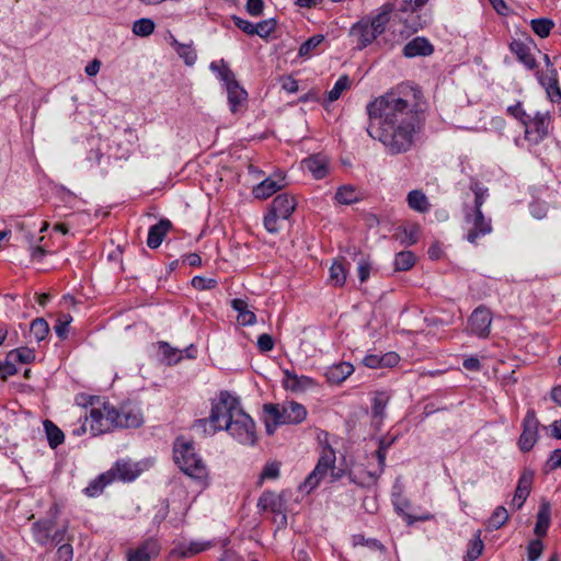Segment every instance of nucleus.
<instances>
[{"label":"nucleus","instance_id":"1","mask_svg":"<svg viewBox=\"0 0 561 561\" xmlns=\"http://www.w3.org/2000/svg\"><path fill=\"white\" fill-rule=\"evenodd\" d=\"M422 92L402 83L375 98L366 106L368 135L389 154L408 152L423 126Z\"/></svg>","mask_w":561,"mask_h":561},{"label":"nucleus","instance_id":"2","mask_svg":"<svg viewBox=\"0 0 561 561\" xmlns=\"http://www.w3.org/2000/svg\"><path fill=\"white\" fill-rule=\"evenodd\" d=\"M241 409L239 398L222 390L211 399L209 416L195 421L194 428L204 435L211 436L219 431H224L228 422H231Z\"/></svg>","mask_w":561,"mask_h":561},{"label":"nucleus","instance_id":"3","mask_svg":"<svg viewBox=\"0 0 561 561\" xmlns=\"http://www.w3.org/2000/svg\"><path fill=\"white\" fill-rule=\"evenodd\" d=\"M393 9L392 3H385L375 14L360 19L351 27L348 36L357 49L366 48L385 32Z\"/></svg>","mask_w":561,"mask_h":561},{"label":"nucleus","instance_id":"4","mask_svg":"<svg viewBox=\"0 0 561 561\" xmlns=\"http://www.w3.org/2000/svg\"><path fill=\"white\" fill-rule=\"evenodd\" d=\"M173 457L179 468L201 485H206L208 470L203 459L196 454L193 442L179 437L173 446Z\"/></svg>","mask_w":561,"mask_h":561},{"label":"nucleus","instance_id":"5","mask_svg":"<svg viewBox=\"0 0 561 561\" xmlns=\"http://www.w3.org/2000/svg\"><path fill=\"white\" fill-rule=\"evenodd\" d=\"M209 67L226 85L230 111L232 113L242 111L248 101V92L236 80L233 71L224 60L214 61Z\"/></svg>","mask_w":561,"mask_h":561},{"label":"nucleus","instance_id":"6","mask_svg":"<svg viewBox=\"0 0 561 561\" xmlns=\"http://www.w3.org/2000/svg\"><path fill=\"white\" fill-rule=\"evenodd\" d=\"M264 412L274 421L275 425L300 424L307 417V409L296 401L264 404Z\"/></svg>","mask_w":561,"mask_h":561},{"label":"nucleus","instance_id":"7","mask_svg":"<svg viewBox=\"0 0 561 561\" xmlns=\"http://www.w3.org/2000/svg\"><path fill=\"white\" fill-rule=\"evenodd\" d=\"M239 444L253 446L257 440L255 423L252 417L241 409L225 430Z\"/></svg>","mask_w":561,"mask_h":561},{"label":"nucleus","instance_id":"8","mask_svg":"<svg viewBox=\"0 0 561 561\" xmlns=\"http://www.w3.org/2000/svg\"><path fill=\"white\" fill-rule=\"evenodd\" d=\"M115 420H117L116 407L110 402H104L99 408L93 407L87 415L89 432L92 436L111 432L116 427Z\"/></svg>","mask_w":561,"mask_h":561},{"label":"nucleus","instance_id":"9","mask_svg":"<svg viewBox=\"0 0 561 561\" xmlns=\"http://www.w3.org/2000/svg\"><path fill=\"white\" fill-rule=\"evenodd\" d=\"M551 115L549 112H536L524 122L525 139L531 145H538L546 139L550 131Z\"/></svg>","mask_w":561,"mask_h":561},{"label":"nucleus","instance_id":"10","mask_svg":"<svg viewBox=\"0 0 561 561\" xmlns=\"http://www.w3.org/2000/svg\"><path fill=\"white\" fill-rule=\"evenodd\" d=\"M55 522L50 518L39 519L32 525V534L36 543L43 547H55L65 540L66 527L54 530Z\"/></svg>","mask_w":561,"mask_h":561},{"label":"nucleus","instance_id":"11","mask_svg":"<svg viewBox=\"0 0 561 561\" xmlns=\"http://www.w3.org/2000/svg\"><path fill=\"white\" fill-rule=\"evenodd\" d=\"M467 225L466 239L472 244H477L481 237L492 232V222L486 218L481 209L467 211L465 215Z\"/></svg>","mask_w":561,"mask_h":561},{"label":"nucleus","instance_id":"12","mask_svg":"<svg viewBox=\"0 0 561 561\" xmlns=\"http://www.w3.org/2000/svg\"><path fill=\"white\" fill-rule=\"evenodd\" d=\"M336 457L335 451L330 445L322 446V450L320 454V458L316 468L305 480V488L308 491L314 489L319 482L323 479V477L328 473L330 469H333Z\"/></svg>","mask_w":561,"mask_h":561},{"label":"nucleus","instance_id":"13","mask_svg":"<svg viewBox=\"0 0 561 561\" xmlns=\"http://www.w3.org/2000/svg\"><path fill=\"white\" fill-rule=\"evenodd\" d=\"M491 324V311L486 307L480 306L476 308L469 317L467 330L472 335L485 339L490 334Z\"/></svg>","mask_w":561,"mask_h":561},{"label":"nucleus","instance_id":"14","mask_svg":"<svg viewBox=\"0 0 561 561\" xmlns=\"http://www.w3.org/2000/svg\"><path fill=\"white\" fill-rule=\"evenodd\" d=\"M538 420L534 410H528L523 421V432L518 439L522 451H529L538 439Z\"/></svg>","mask_w":561,"mask_h":561},{"label":"nucleus","instance_id":"15","mask_svg":"<svg viewBox=\"0 0 561 561\" xmlns=\"http://www.w3.org/2000/svg\"><path fill=\"white\" fill-rule=\"evenodd\" d=\"M116 427L130 428L139 427L144 423V415L139 405L126 402L116 408Z\"/></svg>","mask_w":561,"mask_h":561},{"label":"nucleus","instance_id":"16","mask_svg":"<svg viewBox=\"0 0 561 561\" xmlns=\"http://www.w3.org/2000/svg\"><path fill=\"white\" fill-rule=\"evenodd\" d=\"M286 180L283 173H275L253 188V195L260 199H266L277 191L286 186Z\"/></svg>","mask_w":561,"mask_h":561},{"label":"nucleus","instance_id":"17","mask_svg":"<svg viewBox=\"0 0 561 561\" xmlns=\"http://www.w3.org/2000/svg\"><path fill=\"white\" fill-rule=\"evenodd\" d=\"M283 387L291 392H304L312 387L316 382L312 378L305 375H297L289 369L284 370Z\"/></svg>","mask_w":561,"mask_h":561},{"label":"nucleus","instance_id":"18","mask_svg":"<svg viewBox=\"0 0 561 561\" xmlns=\"http://www.w3.org/2000/svg\"><path fill=\"white\" fill-rule=\"evenodd\" d=\"M160 551L157 540L148 539L135 549H129L126 553L127 561H151Z\"/></svg>","mask_w":561,"mask_h":561},{"label":"nucleus","instance_id":"19","mask_svg":"<svg viewBox=\"0 0 561 561\" xmlns=\"http://www.w3.org/2000/svg\"><path fill=\"white\" fill-rule=\"evenodd\" d=\"M296 206L297 201L295 196L279 194L273 199L270 209L275 213L276 216L283 217V220H286L290 217Z\"/></svg>","mask_w":561,"mask_h":561},{"label":"nucleus","instance_id":"20","mask_svg":"<svg viewBox=\"0 0 561 561\" xmlns=\"http://www.w3.org/2000/svg\"><path fill=\"white\" fill-rule=\"evenodd\" d=\"M301 163L304 169L309 171L317 180L325 178L329 172V160L327 157L321 154H314L306 158Z\"/></svg>","mask_w":561,"mask_h":561},{"label":"nucleus","instance_id":"21","mask_svg":"<svg viewBox=\"0 0 561 561\" xmlns=\"http://www.w3.org/2000/svg\"><path fill=\"white\" fill-rule=\"evenodd\" d=\"M511 51L516 56L517 60L522 62L527 69L534 70L537 68V61L528 45L522 41H513L510 44Z\"/></svg>","mask_w":561,"mask_h":561},{"label":"nucleus","instance_id":"22","mask_svg":"<svg viewBox=\"0 0 561 561\" xmlns=\"http://www.w3.org/2000/svg\"><path fill=\"white\" fill-rule=\"evenodd\" d=\"M433 45L424 37H415L403 47V55L408 58L416 56H430L433 53Z\"/></svg>","mask_w":561,"mask_h":561},{"label":"nucleus","instance_id":"23","mask_svg":"<svg viewBox=\"0 0 561 561\" xmlns=\"http://www.w3.org/2000/svg\"><path fill=\"white\" fill-rule=\"evenodd\" d=\"M171 227L172 224L169 219H161L158 224L151 226L147 237V245L150 249L160 247Z\"/></svg>","mask_w":561,"mask_h":561},{"label":"nucleus","instance_id":"24","mask_svg":"<svg viewBox=\"0 0 561 561\" xmlns=\"http://www.w3.org/2000/svg\"><path fill=\"white\" fill-rule=\"evenodd\" d=\"M354 371V367L351 363L341 362L328 367L325 371L327 380L330 383L339 385L350 377Z\"/></svg>","mask_w":561,"mask_h":561},{"label":"nucleus","instance_id":"25","mask_svg":"<svg viewBox=\"0 0 561 561\" xmlns=\"http://www.w3.org/2000/svg\"><path fill=\"white\" fill-rule=\"evenodd\" d=\"M107 472H114V480L119 479L123 481H133L139 476L140 470L136 463L119 460Z\"/></svg>","mask_w":561,"mask_h":561},{"label":"nucleus","instance_id":"26","mask_svg":"<svg viewBox=\"0 0 561 561\" xmlns=\"http://www.w3.org/2000/svg\"><path fill=\"white\" fill-rule=\"evenodd\" d=\"M407 204L410 209L420 214L428 213L432 206L427 196L421 190L410 191L407 195Z\"/></svg>","mask_w":561,"mask_h":561},{"label":"nucleus","instance_id":"27","mask_svg":"<svg viewBox=\"0 0 561 561\" xmlns=\"http://www.w3.org/2000/svg\"><path fill=\"white\" fill-rule=\"evenodd\" d=\"M334 199L341 205H351L362 199V192L355 185L344 184L337 188Z\"/></svg>","mask_w":561,"mask_h":561},{"label":"nucleus","instance_id":"28","mask_svg":"<svg viewBox=\"0 0 561 561\" xmlns=\"http://www.w3.org/2000/svg\"><path fill=\"white\" fill-rule=\"evenodd\" d=\"M159 350L169 365L176 364L183 358V355H182L183 351L173 348L167 342H160ZM184 352L186 353V357H188V358L195 357L196 351L193 347V345H191L188 348L184 350Z\"/></svg>","mask_w":561,"mask_h":561},{"label":"nucleus","instance_id":"29","mask_svg":"<svg viewBox=\"0 0 561 561\" xmlns=\"http://www.w3.org/2000/svg\"><path fill=\"white\" fill-rule=\"evenodd\" d=\"M531 483L533 473L524 472L519 478L518 485L512 501L513 505H515L517 508L522 507L527 496L529 495Z\"/></svg>","mask_w":561,"mask_h":561},{"label":"nucleus","instance_id":"30","mask_svg":"<svg viewBox=\"0 0 561 561\" xmlns=\"http://www.w3.org/2000/svg\"><path fill=\"white\" fill-rule=\"evenodd\" d=\"M114 481V472H104L93 479L88 486L83 490L84 494L89 497L100 495L104 488Z\"/></svg>","mask_w":561,"mask_h":561},{"label":"nucleus","instance_id":"31","mask_svg":"<svg viewBox=\"0 0 561 561\" xmlns=\"http://www.w3.org/2000/svg\"><path fill=\"white\" fill-rule=\"evenodd\" d=\"M347 277V271L342 260H334L329 271V282L334 287H342Z\"/></svg>","mask_w":561,"mask_h":561},{"label":"nucleus","instance_id":"32","mask_svg":"<svg viewBox=\"0 0 561 561\" xmlns=\"http://www.w3.org/2000/svg\"><path fill=\"white\" fill-rule=\"evenodd\" d=\"M171 45L187 66L195 64L197 55L191 44H182L174 36H171Z\"/></svg>","mask_w":561,"mask_h":561},{"label":"nucleus","instance_id":"33","mask_svg":"<svg viewBox=\"0 0 561 561\" xmlns=\"http://www.w3.org/2000/svg\"><path fill=\"white\" fill-rule=\"evenodd\" d=\"M43 424L49 447L57 448L65 440L64 432L50 420H45Z\"/></svg>","mask_w":561,"mask_h":561},{"label":"nucleus","instance_id":"34","mask_svg":"<svg viewBox=\"0 0 561 561\" xmlns=\"http://www.w3.org/2000/svg\"><path fill=\"white\" fill-rule=\"evenodd\" d=\"M393 505H394L396 511L400 515L403 516V518L407 520V523L409 525L413 524L416 520H430V519L433 518V516L431 514H425V515H422L420 517H414V516L410 515L407 512L409 510V507H410V503L405 499L398 497L397 500L393 501Z\"/></svg>","mask_w":561,"mask_h":561},{"label":"nucleus","instance_id":"35","mask_svg":"<svg viewBox=\"0 0 561 561\" xmlns=\"http://www.w3.org/2000/svg\"><path fill=\"white\" fill-rule=\"evenodd\" d=\"M257 507L262 511L278 512L280 507L279 499L271 491H265L259 499Z\"/></svg>","mask_w":561,"mask_h":561},{"label":"nucleus","instance_id":"36","mask_svg":"<svg viewBox=\"0 0 561 561\" xmlns=\"http://www.w3.org/2000/svg\"><path fill=\"white\" fill-rule=\"evenodd\" d=\"M508 519V513L504 506H497L486 522L489 530L501 528Z\"/></svg>","mask_w":561,"mask_h":561},{"label":"nucleus","instance_id":"37","mask_svg":"<svg viewBox=\"0 0 561 561\" xmlns=\"http://www.w3.org/2000/svg\"><path fill=\"white\" fill-rule=\"evenodd\" d=\"M156 24L149 18L136 20L133 24V33L140 37H147L154 31Z\"/></svg>","mask_w":561,"mask_h":561},{"label":"nucleus","instance_id":"38","mask_svg":"<svg viewBox=\"0 0 561 561\" xmlns=\"http://www.w3.org/2000/svg\"><path fill=\"white\" fill-rule=\"evenodd\" d=\"M389 399L390 397L386 391H378L375 393L371 404V411L374 416H383Z\"/></svg>","mask_w":561,"mask_h":561},{"label":"nucleus","instance_id":"39","mask_svg":"<svg viewBox=\"0 0 561 561\" xmlns=\"http://www.w3.org/2000/svg\"><path fill=\"white\" fill-rule=\"evenodd\" d=\"M481 531H477L474 538L469 542L467 554L465 556V561H474L477 560L482 551H483V541L480 538Z\"/></svg>","mask_w":561,"mask_h":561},{"label":"nucleus","instance_id":"40","mask_svg":"<svg viewBox=\"0 0 561 561\" xmlns=\"http://www.w3.org/2000/svg\"><path fill=\"white\" fill-rule=\"evenodd\" d=\"M30 332L31 335H33L37 342H41L45 340V337L49 333V325L45 319L37 318L32 321Z\"/></svg>","mask_w":561,"mask_h":561},{"label":"nucleus","instance_id":"41","mask_svg":"<svg viewBox=\"0 0 561 561\" xmlns=\"http://www.w3.org/2000/svg\"><path fill=\"white\" fill-rule=\"evenodd\" d=\"M414 263V254L411 251H402L396 255L393 265L397 271H408Z\"/></svg>","mask_w":561,"mask_h":561},{"label":"nucleus","instance_id":"42","mask_svg":"<svg viewBox=\"0 0 561 561\" xmlns=\"http://www.w3.org/2000/svg\"><path fill=\"white\" fill-rule=\"evenodd\" d=\"M531 30L536 35L541 38L549 36L551 28L553 27V22L549 19H534L530 22Z\"/></svg>","mask_w":561,"mask_h":561},{"label":"nucleus","instance_id":"43","mask_svg":"<svg viewBox=\"0 0 561 561\" xmlns=\"http://www.w3.org/2000/svg\"><path fill=\"white\" fill-rule=\"evenodd\" d=\"M351 87V80L347 76L340 77L334 83L333 88L328 92V99L330 102H334L340 99L342 93Z\"/></svg>","mask_w":561,"mask_h":561},{"label":"nucleus","instance_id":"44","mask_svg":"<svg viewBox=\"0 0 561 561\" xmlns=\"http://www.w3.org/2000/svg\"><path fill=\"white\" fill-rule=\"evenodd\" d=\"M10 360H14L20 364H28L35 358L34 352L28 347H20L10 351L9 353Z\"/></svg>","mask_w":561,"mask_h":561},{"label":"nucleus","instance_id":"45","mask_svg":"<svg viewBox=\"0 0 561 561\" xmlns=\"http://www.w3.org/2000/svg\"><path fill=\"white\" fill-rule=\"evenodd\" d=\"M536 77L542 88L559 81L558 71L553 66L547 68L545 71H537Z\"/></svg>","mask_w":561,"mask_h":561},{"label":"nucleus","instance_id":"46","mask_svg":"<svg viewBox=\"0 0 561 561\" xmlns=\"http://www.w3.org/2000/svg\"><path fill=\"white\" fill-rule=\"evenodd\" d=\"M276 28V22L273 19L263 20L254 24L253 35H257L261 38H267Z\"/></svg>","mask_w":561,"mask_h":561},{"label":"nucleus","instance_id":"47","mask_svg":"<svg viewBox=\"0 0 561 561\" xmlns=\"http://www.w3.org/2000/svg\"><path fill=\"white\" fill-rule=\"evenodd\" d=\"M420 226L416 224L408 225L401 229V242L405 244H414L419 240Z\"/></svg>","mask_w":561,"mask_h":561},{"label":"nucleus","instance_id":"48","mask_svg":"<svg viewBox=\"0 0 561 561\" xmlns=\"http://www.w3.org/2000/svg\"><path fill=\"white\" fill-rule=\"evenodd\" d=\"M352 541L355 547L356 546H366L370 550H379V551L383 550V545L379 540L374 539V538H365L360 534L353 535Z\"/></svg>","mask_w":561,"mask_h":561},{"label":"nucleus","instance_id":"49","mask_svg":"<svg viewBox=\"0 0 561 561\" xmlns=\"http://www.w3.org/2000/svg\"><path fill=\"white\" fill-rule=\"evenodd\" d=\"M323 35H314L307 39L306 42H304L299 48V56H310L311 51L316 49L323 42Z\"/></svg>","mask_w":561,"mask_h":561},{"label":"nucleus","instance_id":"50","mask_svg":"<svg viewBox=\"0 0 561 561\" xmlns=\"http://www.w3.org/2000/svg\"><path fill=\"white\" fill-rule=\"evenodd\" d=\"M72 321V317L68 313H62L58 317L56 324L54 325V330L56 334L61 339H66L68 327Z\"/></svg>","mask_w":561,"mask_h":561},{"label":"nucleus","instance_id":"51","mask_svg":"<svg viewBox=\"0 0 561 561\" xmlns=\"http://www.w3.org/2000/svg\"><path fill=\"white\" fill-rule=\"evenodd\" d=\"M279 468L280 463L277 461L267 462L260 474V481L277 479L279 477Z\"/></svg>","mask_w":561,"mask_h":561},{"label":"nucleus","instance_id":"52","mask_svg":"<svg viewBox=\"0 0 561 561\" xmlns=\"http://www.w3.org/2000/svg\"><path fill=\"white\" fill-rule=\"evenodd\" d=\"M549 513L541 508L537 515V522L535 525V534L537 536H545L549 527Z\"/></svg>","mask_w":561,"mask_h":561},{"label":"nucleus","instance_id":"53","mask_svg":"<svg viewBox=\"0 0 561 561\" xmlns=\"http://www.w3.org/2000/svg\"><path fill=\"white\" fill-rule=\"evenodd\" d=\"M279 220H283V217L276 216V214L270 209L264 217L263 224L268 232L276 233L279 231Z\"/></svg>","mask_w":561,"mask_h":561},{"label":"nucleus","instance_id":"54","mask_svg":"<svg viewBox=\"0 0 561 561\" xmlns=\"http://www.w3.org/2000/svg\"><path fill=\"white\" fill-rule=\"evenodd\" d=\"M543 551L542 541L539 539L531 540L527 547L528 561H537Z\"/></svg>","mask_w":561,"mask_h":561},{"label":"nucleus","instance_id":"55","mask_svg":"<svg viewBox=\"0 0 561 561\" xmlns=\"http://www.w3.org/2000/svg\"><path fill=\"white\" fill-rule=\"evenodd\" d=\"M192 286L198 290H208L217 286V280L214 278H206L203 276H194L192 278Z\"/></svg>","mask_w":561,"mask_h":561},{"label":"nucleus","instance_id":"56","mask_svg":"<svg viewBox=\"0 0 561 561\" xmlns=\"http://www.w3.org/2000/svg\"><path fill=\"white\" fill-rule=\"evenodd\" d=\"M473 193H474V206L472 210L481 209L482 205L484 204L486 196H488V190L480 186L478 183H474L471 186Z\"/></svg>","mask_w":561,"mask_h":561},{"label":"nucleus","instance_id":"57","mask_svg":"<svg viewBox=\"0 0 561 561\" xmlns=\"http://www.w3.org/2000/svg\"><path fill=\"white\" fill-rule=\"evenodd\" d=\"M210 547L209 542H201V541H192L190 545L182 551L183 557H192L202 551L207 550Z\"/></svg>","mask_w":561,"mask_h":561},{"label":"nucleus","instance_id":"58","mask_svg":"<svg viewBox=\"0 0 561 561\" xmlns=\"http://www.w3.org/2000/svg\"><path fill=\"white\" fill-rule=\"evenodd\" d=\"M506 111H507L508 115H511L512 117L519 121L522 123V125L524 124L526 118L529 116V114H527L524 111V108L522 107L520 102H517L516 104L508 106Z\"/></svg>","mask_w":561,"mask_h":561},{"label":"nucleus","instance_id":"59","mask_svg":"<svg viewBox=\"0 0 561 561\" xmlns=\"http://www.w3.org/2000/svg\"><path fill=\"white\" fill-rule=\"evenodd\" d=\"M547 94V98L552 103H560L561 102V88L559 85V81L554 84H550L543 88Z\"/></svg>","mask_w":561,"mask_h":561},{"label":"nucleus","instance_id":"60","mask_svg":"<svg viewBox=\"0 0 561 561\" xmlns=\"http://www.w3.org/2000/svg\"><path fill=\"white\" fill-rule=\"evenodd\" d=\"M273 347H274V340L270 334L263 333V334L259 335L257 348L261 352L267 353V352L272 351Z\"/></svg>","mask_w":561,"mask_h":561},{"label":"nucleus","instance_id":"61","mask_svg":"<svg viewBox=\"0 0 561 561\" xmlns=\"http://www.w3.org/2000/svg\"><path fill=\"white\" fill-rule=\"evenodd\" d=\"M247 12L252 16H260L263 13V0H248L245 4Z\"/></svg>","mask_w":561,"mask_h":561},{"label":"nucleus","instance_id":"62","mask_svg":"<svg viewBox=\"0 0 561 561\" xmlns=\"http://www.w3.org/2000/svg\"><path fill=\"white\" fill-rule=\"evenodd\" d=\"M547 470L561 468V448L554 449L546 462Z\"/></svg>","mask_w":561,"mask_h":561},{"label":"nucleus","instance_id":"63","mask_svg":"<svg viewBox=\"0 0 561 561\" xmlns=\"http://www.w3.org/2000/svg\"><path fill=\"white\" fill-rule=\"evenodd\" d=\"M73 550L70 543H62L57 549L58 561H72Z\"/></svg>","mask_w":561,"mask_h":561},{"label":"nucleus","instance_id":"64","mask_svg":"<svg viewBox=\"0 0 561 561\" xmlns=\"http://www.w3.org/2000/svg\"><path fill=\"white\" fill-rule=\"evenodd\" d=\"M370 263L366 259H360L357 266L358 278L362 283L366 282L369 278L370 274Z\"/></svg>","mask_w":561,"mask_h":561}]
</instances>
